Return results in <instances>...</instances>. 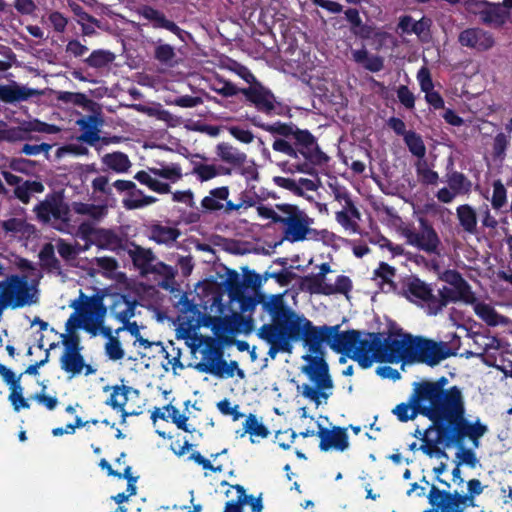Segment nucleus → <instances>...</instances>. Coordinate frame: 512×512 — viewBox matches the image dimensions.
Segmentation results:
<instances>
[{
  "instance_id": "nucleus-42",
  "label": "nucleus",
  "mask_w": 512,
  "mask_h": 512,
  "mask_svg": "<svg viewBox=\"0 0 512 512\" xmlns=\"http://www.w3.org/2000/svg\"><path fill=\"white\" fill-rule=\"evenodd\" d=\"M444 281L452 287L458 289L460 296L465 294L474 293L471 285L464 279L462 274L457 270H448L444 273Z\"/></svg>"
},
{
  "instance_id": "nucleus-62",
  "label": "nucleus",
  "mask_w": 512,
  "mask_h": 512,
  "mask_svg": "<svg viewBox=\"0 0 512 512\" xmlns=\"http://www.w3.org/2000/svg\"><path fill=\"white\" fill-rule=\"evenodd\" d=\"M274 183L286 190H289L296 196H303L304 191H302V187L298 185L297 181L292 178H286L281 176H276L273 178Z\"/></svg>"
},
{
  "instance_id": "nucleus-54",
  "label": "nucleus",
  "mask_w": 512,
  "mask_h": 512,
  "mask_svg": "<svg viewBox=\"0 0 512 512\" xmlns=\"http://www.w3.org/2000/svg\"><path fill=\"white\" fill-rule=\"evenodd\" d=\"M155 176L177 182L182 178V171L179 164H171L162 168H153L150 170Z\"/></svg>"
},
{
  "instance_id": "nucleus-38",
  "label": "nucleus",
  "mask_w": 512,
  "mask_h": 512,
  "mask_svg": "<svg viewBox=\"0 0 512 512\" xmlns=\"http://www.w3.org/2000/svg\"><path fill=\"white\" fill-rule=\"evenodd\" d=\"M128 400V386L122 384L121 386H114L113 391L106 401V404L111 406L113 409H117L122 413L123 420L128 416V412L125 410V404Z\"/></svg>"
},
{
  "instance_id": "nucleus-29",
  "label": "nucleus",
  "mask_w": 512,
  "mask_h": 512,
  "mask_svg": "<svg viewBox=\"0 0 512 512\" xmlns=\"http://www.w3.org/2000/svg\"><path fill=\"white\" fill-rule=\"evenodd\" d=\"M483 24L501 27L510 16V12L503 9L500 3L489 2L482 10H475Z\"/></svg>"
},
{
  "instance_id": "nucleus-35",
  "label": "nucleus",
  "mask_w": 512,
  "mask_h": 512,
  "mask_svg": "<svg viewBox=\"0 0 512 512\" xmlns=\"http://www.w3.org/2000/svg\"><path fill=\"white\" fill-rule=\"evenodd\" d=\"M325 280L326 278L319 273L305 275L301 278V288L310 294L327 296L329 284Z\"/></svg>"
},
{
  "instance_id": "nucleus-7",
  "label": "nucleus",
  "mask_w": 512,
  "mask_h": 512,
  "mask_svg": "<svg viewBox=\"0 0 512 512\" xmlns=\"http://www.w3.org/2000/svg\"><path fill=\"white\" fill-rule=\"evenodd\" d=\"M33 211L43 224H51L59 231H64L71 221L70 206L64 201L62 191L48 193L44 200L35 205Z\"/></svg>"
},
{
  "instance_id": "nucleus-41",
  "label": "nucleus",
  "mask_w": 512,
  "mask_h": 512,
  "mask_svg": "<svg viewBox=\"0 0 512 512\" xmlns=\"http://www.w3.org/2000/svg\"><path fill=\"white\" fill-rule=\"evenodd\" d=\"M231 301H236L240 306V313L244 315V313L249 312L250 314L254 312L256 306L263 302V293L255 292L254 295H247L246 292H242L236 297L232 298Z\"/></svg>"
},
{
  "instance_id": "nucleus-24",
  "label": "nucleus",
  "mask_w": 512,
  "mask_h": 512,
  "mask_svg": "<svg viewBox=\"0 0 512 512\" xmlns=\"http://www.w3.org/2000/svg\"><path fill=\"white\" fill-rule=\"evenodd\" d=\"M463 302L465 304H475L477 302V298L475 293L465 294V296H460L458 294V289L452 287L443 286L438 289V293L435 294V308H434V316L439 314L444 307H446L449 303Z\"/></svg>"
},
{
  "instance_id": "nucleus-13",
  "label": "nucleus",
  "mask_w": 512,
  "mask_h": 512,
  "mask_svg": "<svg viewBox=\"0 0 512 512\" xmlns=\"http://www.w3.org/2000/svg\"><path fill=\"white\" fill-rule=\"evenodd\" d=\"M430 421L431 424L424 430L423 437H421L422 445L419 449L425 455L434 457L439 445L450 448L454 446V443L450 439V432L443 416L437 415Z\"/></svg>"
},
{
  "instance_id": "nucleus-49",
  "label": "nucleus",
  "mask_w": 512,
  "mask_h": 512,
  "mask_svg": "<svg viewBox=\"0 0 512 512\" xmlns=\"http://www.w3.org/2000/svg\"><path fill=\"white\" fill-rule=\"evenodd\" d=\"M157 201L153 196H144L136 184L130 181V210L142 208Z\"/></svg>"
},
{
  "instance_id": "nucleus-9",
  "label": "nucleus",
  "mask_w": 512,
  "mask_h": 512,
  "mask_svg": "<svg viewBox=\"0 0 512 512\" xmlns=\"http://www.w3.org/2000/svg\"><path fill=\"white\" fill-rule=\"evenodd\" d=\"M453 355L455 352L445 342H435L422 336H414L409 364L423 363L433 367Z\"/></svg>"
},
{
  "instance_id": "nucleus-8",
  "label": "nucleus",
  "mask_w": 512,
  "mask_h": 512,
  "mask_svg": "<svg viewBox=\"0 0 512 512\" xmlns=\"http://www.w3.org/2000/svg\"><path fill=\"white\" fill-rule=\"evenodd\" d=\"M275 208L283 214L282 224L283 239L290 242H302L305 240L306 224H312L313 218L294 204H276Z\"/></svg>"
},
{
  "instance_id": "nucleus-14",
  "label": "nucleus",
  "mask_w": 512,
  "mask_h": 512,
  "mask_svg": "<svg viewBox=\"0 0 512 512\" xmlns=\"http://www.w3.org/2000/svg\"><path fill=\"white\" fill-rule=\"evenodd\" d=\"M392 413L400 422L414 420L418 415L424 416L429 420L437 416L416 387H413L408 401L396 405Z\"/></svg>"
},
{
  "instance_id": "nucleus-52",
  "label": "nucleus",
  "mask_w": 512,
  "mask_h": 512,
  "mask_svg": "<svg viewBox=\"0 0 512 512\" xmlns=\"http://www.w3.org/2000/svg\"><path fill=\"white\" fill-rule=\"evenodd\" d=\"M226 289L230 300L244 292L243 280L235 270H230L226 279Z\"/></svg>"
},
{
  "instance_id": "nucleus-56",
  "label": "nucleus",
  "mask_w": 512,
  "mask_h": 512,
  "mask_svg": "<svg viewBox=\"0 0 512 512\" xmlns=\"http://www.w3.org/2000/svg\"><path fill=\"white\" fill-rule=\"evenodd\" d=\"M352 281L348 276L339 275L336 278L335 284H329L328 295L344 294L347 295L352 290Z\"/></svg>"
},
{
  "instance_id": "nucleus-57",
  "label": "nucleus",
  "mask_w": 512,
  "mask_h": 512,
  "mask_svg": "<svg viewBox=\"0 0 512 512\" xmlns=\"http://www.w3.org/2000/svg\"><path fill=\"white\" fill-rule=\"evenodd\" d=\"M350 31L364 40L370 39L373 35V27L363 23L360 15L350 23Z\"/></svg>"
},
{
  "instance_id": "nucleus-25",
  "label": "nucleus",
  "mask_w": 512,
  "mask_h": 512,
  "mask_svg": "<svg viewBox=\"0 0 512 512\" xmlns=\"http://www.w3.org/2000/svg\"><path fill=\"white\" fill-rule=\"evenodd\" d=\"M80 296L84 298V301L79 306L82 311V316L87 317L94 326H101L107 312L102 297H86L82 292Z\"/></svg>"
},
{
  "instance_id": "nucleus-16",
  "label": "nucleus",
  "mask_w": 512,
  "mask_h": 512,
  "mask_svg": "<svg viewBox=\"0 0 512 512\" xmlns=\"http://www.w3.org/2000/svg\"><path fill=\"white\" fill-rule=\"evenodd\" d=\"M404 291L411 302L424 309L427 315L434 316L435 294L429 284L412 276L404 284Z\"/></svg>"
},
{
  "instance_id": "nucleus-30",
  "label": "nucleus",
  "mask_w": 512,
  "mask_h": 512,
  "mask_svg": "<svg viewBox=\"0 0 512 512\" xmlns=\"http://www.w3.org/2000/svg\"><path fill=\"white\" fill-rule=\"evenodd\" d=\"M230 195L228 186L213 188L209 191V195L201 200V208L203 212H216L223 209L222 200H227Z\"/></svg>"
},
{
  "instance_id": "nucleus-64",
  "label": "nucleus",
  "mask_w": 512,
  "mask_h": 512,
  "mask_svg": "<svg viewBox=\"0 0 512 512\" xmlns=\"http://www.w3.org/2000/svg\"><path fill=\"white\" fill-rule=\"evenodd\" d=\"M35 162L26 158H11L9 168L15 172L29 174L35 167Z\"/></svg>"
},
{
  "instance_id": "nucleus-45",
  "label": "nucleus",
  "mask_w": 512,
  "mask_h": 512,
  "mask_svg": "<svg viewBox=\"0 0 512 512\" xmlns=\"http://www.w3.org/2000/svg\"><path fill=\"white\" fill-rule=\"evenodd\" d=\"M244 430L246 433L250 434V436H255L259 438H267L270 434L268 428L258 420L256 415L249 414L244 423Z\"/></svg>"
},
{
  "instance_id": "nucleus-22",
  "label": "nucleus",
  "mask_w": 512,
  "mask_h": 512,
  "mask_svg": "<svg viewBox=\"0 0 512 512\" xmlns=\"http://www.w3.org/2000/svg\"><path fill=\"white\" fill-rule=\"evenodd\" d=\"M258 337L269 344L268 356L275 359L280 352L291 353L293 345L283 340L275 326L262 325L257 333Z\"/></svg>"
},
{
  "instance_id": "nucleus-58",
  "label": "nucleus",
  "mask_w": 512,
  "mask_h": 512,
  "mask_svg": "<svg viewBox=\"0 0 512 512\" xmlns=\"http://www.w3.org/2000/svg\"><path fill=\"white\" fill-rule=\"evenodd\" d=\"M350 31L364 40L370 39L373 35V27L363 23L360 15L350 23Z\"/></svg>"
},
{
  "instance_id": "nucleus-33",
  "label": "nucleus",
  "mask_w": 512,
  "mask_h": 512,
  "mask_svg": "<svg viewBox=\"0 0 512 512\" xmlns=\"http://www.w3.org/2000/svg\"><path fill=\"white\" fill-rule=\"evenodd\" d=\"M221 485L229 486V489L225 492L227 497H229L231 489L236 491V496L225 503L223 512H244V506L246 505L245 488L240 484H229L227 481H222Z\"/></svg>"
},
{
  "instance_id": "nucleus-10",
  "label": "nucleus",
  "mask_w": 512,
  "mask_h": 512,
  "mask_svg": "<svg viewBox=\"0 0 512 512\" xmlns=\"http://www.w3.org/2000/svg\"><path fill=\"white\" fill-rule=\"evenodd\" d=\"M0 298L12 309L33 303V293L28 281L19 275H11L0 282Z\"/></svg>"
},
{
  "instance_id": "nucleus-28",
  "label": "nucleus",
  "mask_w": 512,
  "mask_h": 512,
  "mask_svg": "<svg viewBox=\"0 0 512 512\" xmlns=\"http://www.w3.org/2000/svg\"><path fill=\"white\" fill-rule=\"evenodd\" d=\"M142 16L153 23V27L156 29L162 28L170 31L171 33L182 38L183 30L172 20L166 18L164 13L151 7L144 6L141 10Z\"/></svg>"
},
{
  "instance_id": "nucleus-21",
  "label": "nucleus",
  "mask_w": 512,
  "mask_h": 512,
  "mask_svg": "<svg viewBox=\"0 0 512 512\" xmlns=\"http://www.w3.org/2000/svg\"><path fill=\"white\" fill-rule=\"evenodd\" d=\"M462 46L474 48L478 51H487L494 46L493 35L481 28H467L458 37Z\"/></svg>"
},
{
  "instance_id": "nucleus-50",
  "label": "nucleus",
  "mask_w": 512,
  "mask_h": 512,
  "mask_svg": "<svg viewBox=\"0 0 512 512\" xmlns=\"http://www.w3.org/2000/svg\"><path fill=\"white\" fill-rule=\"evenodd\" d=\"M175 57L176 53L171 45L160 43L155 47L154 58L161 64L172 67L175 64Z\"/></svg>"
},
{
  "instance_id": "nucleus-61",
  "label": "nucleus",
  "mask_w": 512,
  "mask_h": 512,
  "mask_svg": "<svg viewBox=\"0 0 512 512\" xmlns=\"http://www.w3.org/2000/svg\"><path fill=\"white\" fill-rule=\"evenodd\" d=\"M62 344L64 346L63 352H77L82 351L83 347L80 343V337L76 332H67L62 334Z\"/></svg>"
},
{
  "instance_id": "nucleus-23",
  "label": "nucleus",
  "mask_w": 512,
  "mask_h": 512,
  "mask_svg": "<svg viewBox=\"0 0 512 512\" xmlns=\"http://www.w3.org/2000/svg\"><path fill=\"white\" fill-rule=\"evenodd\" d=\"M40 95H42L40 90L20 85L15 81L8 85H0V101L4 103L27 101L31 97Z\"/></svg>"
},
{
  "instance_id": "nucleus-48",
  "label": "nucleus",
  "mask_w": 512,
  "mask_h": 512,
  "mask_svg": "<svg viewBox=\"0 0 512 512\" xmlns=\"http://www.w3.org/2000/svg\"><path fill=\"white\" fill-rule=\"evenodd\" d=\"M70 209L79 215H87L94 219L101 218L105 213L104 206L83 202H73Z\"/></svg>"
},
{
  "instance_id": "nucleus-20",
  "label": "nucleus",
  "mask_w": 512,
  "mask_h": 512,
  "mask_svg": "<svg viewBox=\"0 0 512 512\" xmlns=\"http://www.w3.org/2000/svg\"><path fill=\"white\" fill-rule=\"evenodd\" d=\"M317 436L320 438L319 448L321 451L335 449L344 451L349 447V438L345 427L334 426L332 429L322 427L318 424Z\"/></svg>"
},
{
  "instance_id": "nucleus-11",
  "label": "nucleus",
  "mask_w": 512,
  "mask_h": 512,
  "mask_svg": "<svg viewBox=\"0 0 512 512\" xmlns=\"http://www.w3.org/2000/svg\"><path fill=\"white\" fill-rule=\"evenodd\" d=\"M241 94L244 95L248 105L253 106L258 112L266 116L272 117L282 114L281 103L277 101L274 93L261 82L254 86L242 88Z\"/></svg>"
},
{
  "instance_id": "nucleus-36",
  "label": "nucleus",
  "mask_w": 512,
  "mask_h": 512,
  "mask_svg": "<svg viewBox=\"0 0 512 512\" xmlns=\"http://www.w3.org/2000/svg\"><path fill=\"white\" fill-rule=\"evenodd\" d=\"M151 239L159 244H171L180 236L177 228L163 226L161 224L152 225L150 228Z\"/></svg>"
},
{
  "instance_id": "nucleus-43",
  "label": "nucleus",
  "mask_w": 512,
  "mask_h": 512,
  "mask_svg": "<svg viewBox=\"0 0 512 512\" xmlns=\"http://www.w3.org/2000/svg\"><path fill=\"white\" fill-rule=\"evenodd\" d=\"M77 311L73 312L68 318L65 328L66 332H76L78 328H84L86 331L91 332L95 335L96 331L94 326H90V321L87 317L82 316V311L79 307H76Z\"/></svg>"
},
{
  "instance_id": "nucleus-37",
  "label": "nucleus",
  "mask_w": 512,
  "mask_h": 512,
  "mask_svg": "<svg viewBox=\"0 0 512 512\" xmlns=\"http://www.w3.org/2000/svg\"><path fill=\"white\" fill-rule=\"evenodd\" d=\"M115 60V55L109 50L97 49L83 60V62L95 69H103L108 67Z\"/></svg>"
},
{
  "instance_id": "nucleus-63",
  "label": "nucleus",
  "mask_w": 512,
  "mask_h": 512,
  "mask_svg": "<svg viewBox=\"0 0 512 512\" xmlns=\"http://www.w3.org/2000/svg\"><path fill=\"white\" fill-rule=\"evenodd\" d=\"M395 275L396 269L386 262H380L378 268L374 270V277L380 278L386 284H392Z\"/></svg>"
},
{
  "instance_id": "nucleus-4",
  "label": "nucleus",
  "mask_w": 512,
  "mask_h": 512,
  "mask_svg": "<svg viewBox=\"0 0 512 512\" xmlns=\"http://www.w3.org/2000/svg\"><path fill=\"white\" fill-rule=\"evenodd\" d=\"M130 245L135 247L134 250H130V259L133 266L139 270L140 275L144 278L150 279L149 276L152 275L151 279L154 284L147 286L145 291L153 296L158 293L157 288L168 290L177 299L174 302L175 307L181 311H187L189 309V300L186 293L181 291L175 281L177 270L159 261L152 250L142 248L131 241Z\"/></svg>"
},
{
  "instance_id": "nucleus-59",
  "label": "nucleus",
  "mask_w": 512,
  "mask_h": 512,
  "mask_svg": "<svg viewBox=\"0 0 512 512\" xmlns=\"http://www.w3.org/2000/svg\"><path fill=\"white\" fill-rule=\"evenodd\" d=\"M10 389L11 393L8 399L11 402L14 410L18 412L21 408L28 409L30 405L22 395V387L20 383Z\"/></svg>"
},
{
  "instance_id": "nucleus-53",
  "label": "nucleus",
  "mask_w": 512,
  "mask_h": 512,
  "mask_svg": "<svg viewBox=\"0 0 512 512\" xmlns=\"http://www.w3.org/2000/svg\"><path fill=\"white\" fill-rule=\"evenodd\" d=\"M191 173L196 175L200 182L209 181L219 175L215 165L203 163L195 164Z\"/></svg>"
},
{
  "instance_id": "nucleus-1",
  "label": "nucleus",
  "mask_w": 512,
  "mask_h": 512,
  "mask_svg": "<svg viewBox=\"0 0 512 512\" xmlns=\"http://www.w3.org/2000/svg\"><path fill=\"white\" fill-rule=\"evenodd\" d=\"M274 326L283 340L290 344L303 341L309 351L314 354L303 356L308 365L304 366L302 371L315 383L316 387L303 384L302 395L317 405L320 404V397L325 399L329 397V394L320 390L333 388L329 366L323 357L322 344L327 343L332 350L343 354V350H338L339 347L336 346L342 335V332L339 331L340 325L315 326L304 315H299L292 310L279 325Z\"/></svg>"
},
{
  "instance_id": "nucleus-15",
  "label": "nucleus",
  "mask_w": 512,
  "mask_h": 512,
  "mask_svg": "<svg viewBox=\"0 0 512 512\" xmlns=\"http://www.w3.org/2000/svg\"><path fill=\"white\" fill-rule=\"evenodd\" d=\"M202 361L195 365L200 373H207L218 378H226L227 361L223 359V350L213 339L206 343L201 351Z\"/></svg>"
},
{
  "instance_id": "nucleus-34",
  "label": "nucleus",
  "mask_w": 512,
  "mask_h": 512,
  "mask_svg": "<svg viewBox=\"0 0 512 512\" xmlns=\"http://www.w3.org/2000/svg\"><path fill=\"white\" fill-rule=\"evenodd\" d=\"M460 226L469 234H477V215L469 204H463L456 209Z\"/></svg>"
},
{
  "instance_id": "nucleus-39",
  "label": "nucleus",
  "mask_w": 512,
  "mask_h": 512,
  "mask_svg": "<svg viewBox=\"0 0 512 512\" xmlns=\"http://www.w3.org/2000/svg\"><path fill=\"white\" fill-rule=\"evenodd\" d=\"M447 183L452 191L457 194H468L471 191V181L459 171L447 174Z\"/></svg>"
},
{
  "instance_id": "nucleus-12",
  "label": "nucleus",
  "mask_w": 512,
  "mask_h": 512,
  "mask_svg": "<svg viewBox=\"0 0 512 512\" xmlns=\"http://www.w3.org/2000/svg\"><path fill=\"white\" fill-rule=\"evenodd\" d=\"M419 225L420 231H416L413 227L402 229V235L407 243L427 254H439L438 248L441 241L432 224L427 219L420 218Z\"/></svg>"
},
{
  "instance_id": "nucleus-47",
  "label": "nucleus",
  "mask_w": 512,
  "mask_h": 512,
  "mask_svg": "<svg viewBox=\"0 0 512 512\" xmlns=\"http://www.w3.org/2000/svg\"><path fill=\"white\" fill-rule=\"evenodd\" d=\"M492 187L491 206L494 210H501L507 204V189L500 179L494 180Z\"/></svg>"
},
{
  "instance_id": "nucleus-3",
  "label": "nucleus",
  "mask_w": 512,
  "mask_h": 512,
  "mask_svg": "<svg viewBox=\"0 0 512 512\" xmlns=\"http://www.w3.org/2000/svg\"><path fill=\"white\" fill-rule=\"evenodd\" d=\"M246 119L253 126L279 136L273 141L272 149L297 160L295 169L298 172L311 175L315 172V167L328 164L330 157L321 149L317 138L308 129H301L292 122L266 123L259 115L246 116Z\"/></svg>"
},
{
  "instance_id": "nucleus-44",
  "label": "nucleus",
  "mask_w": 512,
  "mask_h": 512,
  "mask_svg": "<svg viewBox=\"0 0 512 512\" xmlns=\"http://www.w3.org/2000/svg\"><path fill=\"white\" fill-rule=\"evenodd\" d=\"M29 138V130L27 122L21 126L10 127L0 130V140L7 142L23 141Z\"/></svg>"
},
{
  "instance_id": "nucleus-55",
  "label": "nucleus",
  "mask_w": 512,
  "mask_h": 512,
  "mask_svg": "<svg viewBox=\"0 0 512 512\" xmlns=\"http://www.w3.org/2000/svg\"><path fill=\"white\" fill-rule=\"evenodd\" d=\"M404 140L409 148V151L417 156L422 157L425 154V146L419 135L413 131H409L405 136Z\"/></svg>"
},
{
  "instance_id": "nucleus-6",
  "label": "nucleus",
  "mask_w": 512,
  "mask_h": 512,
  "mask_svg": "<svg viewBox=\"0 0 512 512\" xmlns=\"http://www.w3.org/2000/svg\"><path fill=\"white\" fill-rule=\"evenodd\" d=\"M465 402L446 413L443 418L450 432V439L454 446L461 447L464 445L465 439L469 438L473 445L477 448L479 439L487 432V426L482 424L479 419L470 422L465 417Z\"/></svg>"
},
{
  "instance_id": "nucleus-40",
  "label": "nucleus",
  "mask_w": 512,
  "mask_h": 512,
  "mask_svg": "<svg viewBox=\"0 0 512 512\" xmlns=\"http://www.w3.org/2000/svg\"><path fill=\"white\" fill-rule=\"evenodd\" d=\"M474 312L475 314L483 320L489 326H497L502 321L503 318L499 315L496 310L486 303H476L474 304Z\"/></svg>"
},
{
  "instance_id": "nucleus-17",
  "label": "nucleus",
  "mask_w": 512,
  "mask_h": 512,
  "mask_svg": "<svg viewBox=\"0 0 512 512\" xmlns=\"http://www.w3.org/2000/svg\"><path fill=\"white\" fill-rule=\"evenodd\" d=\"M1 175L8 185L14 186V197L24 205L30 203L34 194H41L45 190L44 184L39 180H24L22 177L5 170L1 171Z\"/></svg>"
},
{
  "instance_id": "nucleus-31",
  "label": "nucleus",
  "mask_w": 512,
  "mask_h": 512,
  "mask_svg": "<svg viewBox=\"0 0 512 512\" xmlns=\"http://www.w3.org/2000/svg\"><path fill=\"white\" fill-rule=\"evenodd\" d=\"M59 362L61 369L71 376L79 375L85 366V360L80 351L63 352Z\"/></svg>"
},
{
  "instance_id": "nucleus-51",
  "label": "nucleus",
  "mask_w": 512,
  "mask_h": 512,
  "mask_svg": "<svg viewBox=\"0 0 512 512\" xmlns=\"http://www.w3.org/2000/svg\"><path fill=\"white\" fill-rule=\"evenodd\" d=\"M212 90L223 97H233L240 94L242 88H238L234 83L224 78H216Z\"/></svg>"
},
{
  "instance_id": "nucleus-27",
  "label": "nucleus",
  "mask_w": 512,
  "mask_h": 512,
  "mask_svg": "<svg viewBox=\"0 0 512 512\" xmlns=\"http://www.w3.org/2000/svg\"><path fill=\"white\" fill-rule=\"evenodd\" d=\"M150 418L153 423H155L158 419L164 421L171 419V421L177 426L178 429L188 433H192L194 431V429H190L187 424L188 417L184 414H180L179 410L171 403L165 405L162 409L155 407L151 412Z\"/></svg>"
},
{
  "instance_id": "nucleus-32",
  "label": "nucleus",
  "mask_w": 512,
  "mask_h": 512,
  "mask_svg": "<svg viewBox=\"0 0 512 512\" xmlns=\"http://www.w3.org/2000/svg\"><path fill=\"white\" fill-rule=\"evenodd\" d=\"M216 154L223 162L234 167L246 162V154L226 142H221L217 145Z\"/></svg>"
},
{
  "instance_id": "nucleus-60",
  "label": "nucleus",
  "mask_w": 512,
  "mask_h": 512,
  "mask_svg": "<svg viewBox=\"0 0 512 512\" xmlns=\"http://www.w3.org/2000/svg\"><path fill=\"white\" fill-rule=\"evenodd\" d=\"M104 160L111 168L115 170L126 171L128 169V156L126 154H107Z\"/></svg>"
},
{
  "instance_id": "nucleus-46",
  "label": "nucleus",
  "mask_w": 512,
  "mask_h": 512,
  "mask_svg": "<svg viewBox=\"0 0 512 512\" xmlns=\"http://www.w3.org/2000/svg\"><path fill=\"white\" fill-rule=\"evenodd\" d=\"M39 259L44 268L53 271L61 268L60 261L55 256L54 247L51 243H46L39 252Z\"/></svg>"
},
{
  "instance_id": "nucleus-5",
  "label": "nucleus",
  "mask_w": 512,
  "mask_h": 512,
  "mask_svg": "<svg viewBox=\"0 0 512 512\" xmlns=\"http://www.w3.org/2000/svg\"><path fill=\"white\" fill-rule=\"evenodd\" d=\"M447 383L448 379L442 376L436 381H417L414 382L412 386L416 387L437 415L444 416L464 402L460 388L454 385L446 389L445 386Z\"/></svg>"
},
{
  "instance_id": "nucleus-26",
  "label": "nucleus",
  "mask_w": 512,
  "mask_h": 512,
  "mask_svg": "<svg viewBox=\"0 0 512 512\" xmlns=\"http://www.w3.org/2000/svg\"><path fill=\"white\" fill-rule=\"evenodd\" d=\"M261 305L263 310L272 318V323L270 325H279L281 321L292 311V309L286 305L282 294H274L269 298L263 294V302H261Z\"/></svg>"
},
{
  "instance_id": "nucleus-19",
  "label": "nucleus",
  "mask_w": 512,
  "mask_h": 512,
  "mask_svg": "<svg viewBox=\"0 0 512 512\" xmlns=\"http://www.w3.org/2000/svg\"><path fill=\"white\" fill-rule=\"evenodd\" d=\"M214 334L221 338V334L250 333L253 330V318L241 313H233L231 316L214 318Z\"/></svg>"
},
{
  "instance_id": "nucleus-2",
  "label": "nucleus",
  "mask_w": 512,
  "mask_h": 512,
  "mask_svg": "<svg viewBox=\"0 0 512 512\" xmlns=\"http://www.w3.org/2000/svg\"><path fill=\"white\" fill-rule=\"evenodd\" d=\"M362 332L351 329L342 331L338 350L357 362L362 369L370 368L378 363H410L414 336L402 329L391 332L385 339L381 333L367 332V338L361 339Z\"/></svg>"
},
{
  "instance_id": "nucleus-18",
  "label": "nucleus",
  "mask_w": 512,
  "mask_h": 512,
  "mask_svg": "<svg viewBox=\"0 0 512 512\" xmlns=\"http://www.w3.org/2000/svg\"><path fill=\"white\" fill-rule=\"evenodd\" d=\"M427 498L432 508L442 512L466 508L465 494H460L458 491L441 490L435 485H431Z\"/></svg>"
}]
</instances>
